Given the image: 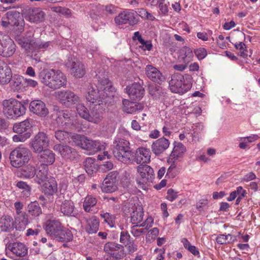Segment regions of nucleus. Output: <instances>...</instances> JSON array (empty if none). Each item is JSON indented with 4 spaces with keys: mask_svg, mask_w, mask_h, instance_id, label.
I'll list each match as a JSON object with an SVG mask.
<instances>
[{
    "mask_svg": "<svg viewBox=\"0 0 260 260\" xmlns=\"http://www.w3.org/2000/svg\"><path fill=\"white\" fill-rule=\"evenodd\" d=\"M45 13L40 9L36 8L28 11L26 19L34 23H39L44 19Z\"/></svg>",
    "mask_w": 260,
    "mask_h": 260,
    "instance_id": "obj_31",
    "label": "nucleus"
},
{
    "mask_svg": "<svg viewBox=\"0 0 260 260\" xmlns=\"http://www.w3.org/2000/svg\"><path fill=\"white\" fill-rule=\"evenodd\" d=\"M142 227L140 224H135L131 227V233L135 237H140L144 234L147 231L144 228H141Z\"/></svg>",
    "mask_w": 260,
    "mask_h": 260,
    "instance_id": "obj_50",
    "label": "nucleus"
},
{
    "mask_svg": "<svg viewBox=\"0 0 260 260\" xmlns=\"http://www.w3.org/2000/svg\"><path fill=\"white\" fill-rule=\"evenodd\" d=\"M107 94L103 90L100 89H95L92 85L88 87V94L86 95V100L88 105H98L102 103V106L111 102L113 98L108 97Z\"/></svg>",
    "mask_w": 260,
    "mask_h": 260,
    "instance_id": "obj_9",
    "label": "nucleus"
},
{
    "mask_svg": "<svg viewBox=\"0 0 260 260\" xmlns=\"http://www.w3.org/2000/svg\"><path fill=\"white\" fill-rule=\"evenodd\" d=\"M36 174V168L31 165L25 167L21 172L22 175L26 178H31L35 176Z\"/></svg>",
    "mask_w": 260,
    "mask_h": 260,
    "instance_id": "obj_49",
    "label": "nucleus"
},
{
    "mask_svg": "<svg viewBox=\"0 0 260 260\" xmlns=\"http://www.w3.org/2000/svg\"><path fill=\"white\" fill-rule=\"evenodd\" d=\"M31 156V152L29 149L20 145L11 151L9 158L13 167L19 168L27 163Z\"/></svg>",
    "mask_w": 260,
    "mask_h": 260,
    "instance_id": "obj_7",
    "label": "nucleus"
},
{
    "mask_svg": "<svg viewBox=\"0 0 260 260\" xmlns=\"http://www.w3.org/2000/svg\"><path fill=\"white\" fill-rule=\"evenodd\" d=\"M95 160L91 157H88L84 161V168L85 170L89 175H91L94 172L95 167Z\"/></svg>",
    "mask_w": 260,
    "mask_h": 260,
    "instance_id": "obj_48",
    "label": "nucleus"
},
{
    "mask_svg": "<svg viewBox=\"0 0 260 260\" xmlns=\"http://www.w3.org/2000/svg\"><path fill=\"white\" fill-rule=\"evenodd\" d=\"M140 13L147 19L152 21L155 19V17L151 13H150L145 9H142Z\"/></svg>",
    "mask_w": 260,
    "mask_h": 260,
    "instance_id": "obj_63",
    "label": "nucleus"
},
{
    "mask_svg": "<svg viewBox=\"0 0 260 260\" xmlns=\"http://www.w3.org/2000/svg\"><path fill=\"white\" fill-rule=\"evenodd\" d=\"M16 186L20 189H23V192L26 197H28L30 194V187L24 182L19 181L16 184Z\"/></svg>",
    "mask_w": 260,
    "mask_h": 260,
    "instance_id": "obj_54",
    "label": "nucleus"
},
{
    "mask_svg": "<svg viewBox=\"0 0 260 260\" xmlns=\"http://www.w3.org/2000/svg\"><path fill=\"white\" fill-rule=\"evenodd\" d=\"M42 184L43 192L48 196L53 195L57 190V183L53 178H50L48 181Z\"/></svg>",
    "mask_w": 260,
    "mask_h": 260,
    "instance_id": "obj_34",
    "label": "nucleus"
},
{
    "mask_svg": "<svg viewBox=\"0 0 260 260\" xmlns=\"http://www.w3.org/2000/svg\"><path fill=\"white\" fill-rule=\"evenodd\" d=\"M25 87H35L38 85V83L36 81L30 79H25Z\"/></svg>",
    "mask_w": 260,
    "mask_h": 260,
    "instance_id": "obj_62",
    "label": "nucleus"
},
{
    "mask_svg": "<svg viewBox=\"0 0 260 260\" xmlns=\"http://www.w3.org/2000/svg\"><path fill=\"white\" fill-rule=\"evenodd\" d=\"M31 136L30 132H26L24 134H17L12 137V140L15 143L24 142L26 140L29 139Z\"/></svg>",
    "mask_w": 260,
    "mask_h": 260,
    "instance_id": "obj_51",
    "label": "nucleus"
},
{
    "mask_svg": "<svg viewBox=\"0 0 260 260\" xmlns=\"http://www.w3.org/2000/svg\"><path fill=\"white\" fill-rule=\"evenodd\" d=\"M31 123V119H26L19 123H15L13 127V131L17 134H24L32 126Z\"/></svg>",
    "mask_w": 260,
    "mask_h": 260,
    "instance_id": "obj_37",
    "label": "nucleus"
},
{
    "mask_svg": "<svg viewBox=\"0 0 260 260\" xmlns=\"http://www.w3.org/2000/svg\"><path fill=\"white\" fill-rule=\"evenodd\" d=\"M49 141L45 133L39 132L31 140L30 147L34 152L40 153L44 150V148L47 147Z\"/></svg>",
    "mask_w": 260,
    "mask_h": 260,
    "instance_id": "obj_15",
    "label": "nucleus"
},
{
    "mask_svg": "<svg viewBox=\"0 0 260 260\" xmlns=\"http://www.w3.org/2000/svg\"><path fill=\"white\" fill-rule=\"evenodd\" d=\"M180 57L183 60V63L188 64L193 57L191 49L188 47H184L181 51Z\"/></svg>",
    "mask_w": 260,
    "mask_h": 260,
    "instance_id": "obj_47",
    "label": "nucleus"
},
{
    "mask_svg": "<svg viewBox=\"0 0 260 260\" xmlns=\"http://www.w3.org/2000/svg\"><path fill=\"white\" fill-rule=\"evenodd\" d=\"M102 170L105 171H108L110 170H112L113 168V165L112 162L109 161H107L104 162V164L102 165Z\"/></svg>",
    "mask_w": 260,
    "mask_h": 260,
    "instance_id": "obj_61",
    "label": "nucleus"
},
{
    "mask_svg": "<svg viewBox=\"0 0 260 260\" xmlns=\"http://www.w3.org/2000/svg\"><path fill=\"white\" fill-rule=\"evenodd\" d=\"M30 112L39 117H45L49 113L48 108L45 104L41 100H34L29 104Z\"/></svg>",
    "mask_w": 260,
    "mask_h": 260,
    "instance_id": "obj_21",
    "label": "nucleus"
},
{
    "mask_svg": "<svg viewBox=\"0 0 260 260\" xmlns=\"http://www.w3.org/2000/svg\"><path fill=\"white\" fill-rule=\"evenodd\" d=\"M104 251L109 255H114L116 258L126 256L124 246L114 242H107L104 245Z\"/></svg>",
    "mask_w": 260,
    "mask_h": 260,
    "instance_id": "obj_18",
    "label": "nucleus"
},
{
    "mask_svg": "<svg viewBox=\"0 0 260 260\" xmlns=\"http://www.w3.org/2000/svg\"><path fill=\"white\" fill-rule=\"evenodd\" d=\"M39 153L38 158L41 163L40 165H46L48 167V166L51 165L54 162L55 154L52 151L49 149H45Z\"/></svg>",
    "mask_w": 260,
    "mask_h": 260,
    "instance_id": "obj_29",
    "label": "nucleus"
},
{
    "mask_svg": "<svg viewBox=\"0 0 260 260\" xmlns=\"http://www.w3.org/2000/svg\"><path fill=\"white\" fill-rule=\"evenodd\" d=\"M73 235L71 231L62 228L58 233L55 239L60 242H68L73 240Z\"/></svg>",
    "mask_w": 260,
    "mask_h": 260,
    "instance_id": "obj_42",
    "label": "nucleus"
},
{
    "mask_svg": "<svg viewBox=\"0 0 260 260\" xmlns=\"http://www.w3.org/2000/svg\"><path fill=\"white\" fill-rule=\"evenodd\" d=\"M3 106L4 114L8 118L15 119L25 113V106L16 100H5L3 102Z\"/></svg>",
    "mask_w": 260,
    "mask_h": 260,
    "instance_id": "obj_6",
    "label": "nucleus"
},
{
    "mask_svg": "<svg viewBox=\"0 0 260 260\" xmlns=\"http://www.w3.org/2000/svg\"><path fill=\"white\" fill-rule=\"evenodd\" d=\"M9 83L13 90H19L25 87V78L18 74L12 75V78Z\"/></svg>",
    "mask_w": 260,
    "mask_h": 260,
    "instance_id": "obj_36",
    "label": "nucleus"
},
{
    "mask_svg": "<svg viewBox=\"0 0 260 260\" xmlns=\"http://www.w3.org/2000/svg\"><path fill=\"white\" fill-rule=\"evenodd\" d=\"M12 78L11 68L4 62L0 63V84L6 85L9 83Z\"/></svg>",
    "mask_w": 260,
    "mask_h": 260,
    "instance_id": "obj_30",
    "label": "nucleus"
},
{
    "mask_svg": "<svg viewBox=\"0 0 260 260\" xmlns=\"http://www.w3.org/2000/svg\"><path fill=\"white\" fill-rule=\"evenodd\" d=\"M53 150L66 160H75L79 156L78 152L75 149L67 145L56 144L53 147Z\"/></svg>",
    "mask_w": 260,
    "mask_h": 260,
    "instance_id": "obj_16",
    "label": "nucleus"
},
{
    "mask_svg": "<svg viewBox=\"0 0 260 260\" xmlns=\"http://www.w3.org/2000/svg\"><path fill=\"white\" fill-rule=\"evenodd\" d=\"M66 66L67 67L71 69L72 74L76 77L81 78L85 74L83 64L76 58L69 57L66 63Z\"/></svg>",
    "mask_w": 260,
    "mask_h": 260,
    "instance_id": "obj_19",
    "label": "nucleus"
},
{
    "mask_svg": "<svg viewBox=\"0 0 260 260\" xmlns=\"http://www.w3.org/2000/svg\"><path fill=\"white\" fill-rule=\"evenodd\" d=\"M89 110L83 105H79L77 111L79 115L86 120L98 124L103 118V114L105 106H102V103L98 105H88Z\"/></svg>",
    "mask_w": 260,
    "mask_h": 260,
    "instance_id": "obj_2",
    "label": "nucleus"
},
{
    "mask_svg": "<svg viewBox=\"0 0 260 260\" xmlns=\"http://www.w3.org/2000/svg\"><path fill=\"white\" fill-rule=\"evenodd\" d=\"M56 98L59 102L67 107H72L80 104V100L79 96L70 90L58 91L56 93Z\"/></svg>",
    "mask_w": 260,
    "mask_h": 260,
    "instance_id": "obj_12",
    "label": "nucleus"
},
{
    "mask_svg": "<svg viewBox=\"0 0 260 260\" xmlns=\"http://www.w3.org/2000/svg\"><path fill=\"white\" fill-rule=\"evenodd\" d=\"M73 135L63 130H57L54 133V136L58 141L65 143L68 142L70 138L72 139Z\"/></svg>",
    "mask_w": 260,
    "mask_h": 260,
    "instance_id": "obj_43",
    "label": "nucleus"
},
{
    "mask_svg": "<svg viewBox=\"0 0 260 260\" xmlns=\"http://www.w3.org/2000/svg\"><path fill=\"white\" fill-rule=\"evenodd\" d=\"M48 167L46 165H40L38 168V171H36V181L40 185L48 181L49 178L48 177Z\"/></svg>",
    "mask_w": 260,
    "mask_h": 260,
    "instance_id": "obj_35",
    "label": "nucleus"
},
{
    "mask_svg": "<svg viewBox=\"0 0 260 260\" xmlns=\"http://www.w3.org/2000/svg\"><path fill=\"white\" fill-rule=\"evenodd\" d=\"M62 228L63 226L58 220H52L47 221L45 230L48 234L55 238Z\"/></svg>",
    "mask_w": 260,
    "mask_h": 260,
    "instance_id": "obj_32",
    "label": "nucleus"
},
{
    "mask_svg": "<svg viewBox=\"0 0 260 260\" xmlns=\"http://www.w3.org/2000/svg\"><path fill=\"white\" fill-rule=\"evenodd\" d=\"M129 98L134 101H140L144 96V89L139 83H134L126 88Z\"/></svg>",
    "mask_w": 260,
    "mask_h": 260,
    "instance_id": "obj_23",
    "label": "nucleus"
},
{
    "mask_svg": "<svg viewBox=\"0 0 260 260\" xmlns=\"http://www.w3.org/2000/svg\"><path fill=\"white\" fill-rule=\"evenodd\" d=\"M137 170L139 174L136 179L138 187L145 190L147 183L152 182L154 178L153 170L148 165L141 164L137 167Z\"/></svg>",
    "mask_w": 260,
    "mask_h": 260,
    "instance_id": "obj_8",
    "label": "nucleus"
},
{
    "mask_svg": "<svg viewBox=\"0 0 260 260\" xmlns=\"http://www.w3.org/2000/svg\"><path fill=\"white\" fill-rule=\"evenodd\" d=\"M122 104L124 106V111L130 114L135 113L137 111L142 110L144 108L141 104L130 102L126 99L123 100Z\"/></svg>",
    "mask_w": 260,
    "mask_h": 260,
    "instance_id": "obj_33",
    "label": "nucleus"
},
{
    "mask_svg": "<svg viewBox=\"0 0 260 260\" xmlns=\"http://www.w3.org/2000/svg\"><path fill=\"white\" fill-rule=\"evenodd\" d=\"M16 229L21 231L25 228L28 223V215L26 213H19L15 216Z\"/></svg>",
    "mask_w": 260,
    "mask_h": 260,
    "instance_id": "obj_38",
    "label": "nucleus"
},
{
    "mask_svg": "<svg viewBox=\"0 0 260 260\" xmlns=\"http://www.w3.org/2000/svg\"><path fill=\"white\" fill-rule=\"evenodd\" d=\"M7 249L12 252L13 254L19 257H23L28 252L27 247L21 242H13L8 243Z\"/></svg>",
    "mask_w": 260,
    "mask_h": 260,
    "instance_id": "obj_25",
    "label": "nucleus"
},
{
    "mask_svg": "<svg viewBox=\"0 0 260 260\" xmlns=\"http://www.w3.org/2000/svg\"><path fill=\"white\" fill-rule=\"evenodd\" d=\"M158 233L159 230L158 229L156 228H154L148 231L146 238L149 237L151 238V239H155L158 236Z\"/></svg>",
    "mask_w": 260,
    "mask_h": 260,
    "instance_id": "obj_60",
    "label": "nucleus"
},
{
    "mask_svg": "<svg viewBox=\"0 0 260 260\" xmlns=\"http://www.w3.org/2000/svg\"><path fill=\"white\" fill-rule=\"evenodd\" d=\"M178 197V192L174 189L170 188L167 191V196L166 198L171 202H173Z\"/></svg>",
    "mask_w": 260,
    "mask_h": 260,
    "instance_id": "obj_57",
    "label": "nucleus"
},
{
    "mask_svg": "<svg viewBox=\"0 0 260 260\" xmlns=\"http://www.w3.org/2000/svg\"><path fill=\"white\" fill-rule=\"evenodd\" d=\"M147 77L152 81L161 84L166 80V78L160 71L151 64L147 65L145 68Z\"/></svg>",
    "mask_w": 260,
    "mask_h": 260,
    "instance_id": "obj_20",
    "label": "nucleus"
},
{
    "mask_svg": "<svg viewBox=\"0 0 260 260\" xmlns=\"http://www.w3.org/2000/svg\"><path fill=\"white\" fill-rule=\"evenodd\" d=\"M114 21L117 25L128 23L131 25H134L138 22L134 13L128 11L119 13L118 16L115 17Z\"/></svg>",
    "mask_w": 260,
    "mask_h": 260,
    "instance_id": "obj_22",
    "label": "nucleus"
},
{
    "mask_svg": "<svg viewBox=\"0 0 260 260\" xmlns=\"http://www.w3.org/2000/svg\"><path fill=\"white\" fill-rule=\"evenodd\" d=\"M151 153L150 150L145 147L137 149L135 156V161L138 164L150 162Z\"/></svg>",
    "mask_w": 260,
    "mask_h": 260,
    "instance_id": "obj_28",
    "label": "nucleus"
},
{
    "mask_svg": "<svg viewBox=\"0 0 260 260\" xmlns=\"http://www.w3.org/2000/svg\"><path fill=\"white\" fill-rule=\"evenodd\" d=\"M52 117L58 126H61L70 127L74 125L75 121L73 112L67 110L54 109Z\"/></svg>",
    "mask_w": 260,
    "mask_h": 260,
    "instance_id": "obj_11",
    "label": "nucleus"
},
{
    "mask_svg": "<svg viewBox=\"0 0 260 260\" xmlns=\"http://www.w3.org/2000/svg\"><path fill=\"white\" fill-rule=\"evenodd\" d=\"M173 150L168 158V163L176 162L182 158L186 151V147L180 142H175Z\"/></svg>",
    "mask_w": 260,
    "mask_h": 260,
    "instance_id": "obj_24",
    "label": "nucleus"
},
{
    "mask_svg": "<svg viewBox=\"0 0 260 260\" xmlns=\"http://www.w3.org/2000/svg\"><path fill=\"white\" fill-rule=\"evenodd\" d=\"M0 229L5 232H9L13 229V221L12 217L3 216L0 221Z\"/></svg>",
    "mask_w": 260,
    "mask_h": 260,
    "instance_id": "obj_40",
    "label": "nucleus"
},
{
    "mask_svg": "<svg viewBox=\"0 0 260 260\" xmlns=\"http://www.w3.org/2000/svg\"><path fill=\"white\" fill-rule=\"evenodd\" d=\"M5 15L7 19H8L11 25L17 26L19 24L18 18L20 17V13L16 10H12L7 12Z\"/></svg>",
    "mask_w": 260,
    "mask_h": 260,
    "instance_id": "obj_45",
    "label": "nucleus"
},
{
    "mask_svg": "<svg viewBox=\"0 0 260 260\" xmlns=\"http://www.w3.org/2000/svg\"><path fill=\"white\" fill-rule=\"evenodd\" d=\"M16 50V45L8 36L0 35V55L9 57Z\"/></svg>",
    "mask_w": 260,
    "mask_h": 260,
    "instance_id": "obj_13",
    "label": "nucleus"
},
{
    "mask_svg": "<svg viewBox=\"0 0 260 260\" xmlns=\"http://www.w3.org/2000/svg\"><path fill=\"white\" fill-rule=\"evenodd\" d=\"M28 212L31 216L37 217L42 213V209L39 203L35 201L31 202L27 206Z\"/></svg>",
    "mask_w": 260,
    "mask_h": 260,
    "instance_id": "obj_44",
    "label": "nucleus"
},
{
    "mask_svg": "<svg viewBox=\"0 0 260 260\" xmlns=\"http://www.w3.org/2000/svg\"><path fill=\"white\" fill-rule=\"evenodd\" d=\"M194 54L199 60L204 59L207 56L206 50L204 48H200L194 50Z\"/></svg>",
    "mask_w": 260,
    "mask_h": 260,
    "instance_id": "obj_56",
    "label": "nucleus"
},
{
    "mask_svg": "<svg viewBox=\"0 0 260 260\" xmlns=\"http://www.w3.org/2000/svg\"><path fill=\"white\" fill-rule=\"evenodd\" d=\"M72 140L75 146L85 150L88 155L93 154L105 148V143L88 139L83 135L74 134L72 137Z\"/></svg>",
    "mask_w": 260,
    "mask_h": 260,
    "instance_id": "obj_3",
    "label": "nucleus"
},
{
    "mask_svg": "<svg viewBox=\"0 0 260 260\" xmlns=\"http://www.w3.org/2000/svg\"><path fill=\"white\" fill-rule=\"evenodd\" d=\"M130 235L126 232H121L120 233V242L125 246L130 242Z\"/></svg>",
    "mask_w": 260,
    "mask_h": 260,
    "instance_id": "obj_55",
    "label": "nucleus"
},
{
    "mask_svg": "<svg viewBox=\"0 0 260 260\" xmlns=\"http://www.w3.org/2000/svg\"><path fill=\"white\" fill-rule=\"evenodd\" d=\"M42 82L49 87L55 89L66 86L67 81L66 76L60 71L52 69L45 73Z\"/></svg>",
    "mask_w": 260,
    "mask_h": 260,
    "instance_id": "obj_5",
    "label": "nucleus"
},
{
    "mask_svg": "<svg viewBox=\"0 0 260 260\" xmlns=\"http://www.w3.org/2000/svg\"><path fill=\"white\" fill-rule=\"evenodd\" d=\"M169 140L163 137L152 143L151 150L155 155H159L165 152L169 148Z\"/></svg>",
    "mask_w": 260,
    "mask_h": 260,
    "instance_id": "obj_26",
    "label": "nucleus"
},
{
    "mask_svg": "<svg viewBox=\"0 0 260 260\" xmlns=\"http://www.w3.org/2000/svg\"><path fill=\"white\" fill-rule=\"evenodd\" d=\"M97 203V200L95 198L91 196H87L83 202V207L86 212H90L91 208L94 206Z\"/></svg>",
    "mask_w": 260,
    "mask_h": 260,
    "instance_id": "obj_46",
    "label": "nucleus"
},
{
    "mask_svg": "<svg viewBox=\"0 0 260 260\" xmlns=\"http://www.w3.org/2000/svg\"><path fill=\"white\" fill-rule=\"evenodd\" d=\"M158 7L162 14L166 15L168 12V6L163 2H160L159 4Z\"/></svg>",
    "mask_w": 260,
    "mask_h": 260,
    "instance_id": "obj_64",
    "label": "nucleus"
},
{
    "mask_svg": "<svg viewBox=\"0 0 260 260\" xmlns=\"http://www.w3.org/2000/svg\"><path fill=\"white\" fill-rule=\"evenodd\" d=\"M124 211L130 215L131 221L133 224H139L142 221L144 212L141 206L128 203L125 206Z\"/></svg>",
    "mask_w": 260,
    "mask_h": 260,
    "instance_id": "obj_14",
    "label": "nucleus"
},
{
    "mask_svg": "<svg viewBox=\"0 0 260 260\" xmlns=\"http://www.w3.org/2000/svg\"><path fill=\"white\" fill-rule=\"evenodd\" d=\"M101 216L104 219V221L107 222L110 227H114L115 219V215L106 212L104 214H101Z\"/></svg>",
    "mask_w": 260,
    "mask_h": 260,
    "instance_id": "obj_52",
    "label": "nucleus"
},
{
    "mask_svg": "<svg viewBox=\"0 0 260 260\" xmlns=\"http://www.w3.org/2000/svg\"><path fill=\"white\" fill-rule=\"evenodd\" d=\"M170 90L175 93H183L189 90L192 84L188 81L185 82L184 76L180 73H175L171 76L169 82Z\"/></svg>",
    "mask_w": 260,
    "mask_h": 260,
    "instance_id": "obj_10",
    "label": "nucleus"
},
{
    "mask_svg": "<svg viewBox=\"0 0 260 260\" xmlns=\"http://www.w3.org/2000/svg\"><path fill=\"white\" fill-rule=\"evenodd\" d=\"M118 173L116 171L111 172L106 176L101 185L103 192L110 193L117 189L116 182Z\"/></svg>",
    "mask_w": 260,
    "mask_h": 260,
    "instance_id": "obj_17",
    "label": "nucleus"
},
{
    "mask_svg": "<svg viewBox=\"0 0 260 260\" xmlns=\"http://www.w3.org/2000/svg\"><path fill=\"white\" fill-rule=\"evenodd\" d=\"M87 225L85 227L86 231L89 234H94L97 232L99 228L100 221L95 216H92L86 220Z\"/></svg>",
    "mask_w": 260,
    "mask_h": 260,
    "instance_id": "obj_39",
    "label": "nucleus"
},
{
    "mask_svg": "<svg viewBox=\"0 0 260 260\" xmlns=\"http://www.w3.org/2000/svg\"><path fill=\"white\" fill-rule=\"evenodd\" d=\"M16 41L24 50L25 53L28 56L35 60L36 62L41 61V53L39 50L37 49L36 42L32 32H27L25 36L18 37Z\"/></svg>",
    "mask_w": 260,
    "mask_h": 260,
    "instance_id": "obj_1",
    "label": "nucleus"
},
{
    "mask_svg": "<svg viewBox=\"0 0 260 260\" xmlns=\"http://www.w3.org/2000/svg\"><path fill=\"white\" fill-rule=\"evenodd\" d=\"M153 223V219L151 217H149L140 224L147 231L152 226Z\"/></svg>",
    "mask_w": 260,
    "mask_h": 260,
    "instance_id": "obj_59",
    "label": "nucleus"
},
{
    "mask_svg": "<svg viewBox=\"0 0 260 260\" xmlns=\"http://www.w3.org/2000/svg\"><path fill=\"white\" fill-rule=\"evenodd\" d=\"M74 204L71 200L64 201L60 206V211L63 215L68 216H74Z\"/></svg>",
    "mask_w": 260,
    "mask_h": 260,
    "instance_id": "obj_41",
    "label": "nucleus"
},
{
    "mask_svg": "<svg viewBox=\"0 0 260 260\" xmlns=\"http://www.w3.org/2000/svg\"><path fill=\"white\" fill-rule=\"evenodd\" d=\"M112 146L113 155L119 161L123 163L130 162L134 155L128 141L121 138H116Z\"/></svg>",
    "mask_w": 260,
    "mask_h": 260,
    "instance_id": "obj_4",
    "label": "nucleus"
},
{
    "mask_svg": "<svg viewBox=\"0 0 260 260\" xmlns=\"http://www.w3.org/2000/svg\"><path fill=\"white\" fill-rule=\"evenodd\" d=\"M235 47L240 51V56L245 58L247 56V51L245 49V44L243 42L236 43L234 44Z\"/></svg>",
    "mask_w": 260,
    "mask_h": 260,
    "instance_id": "obj_53",
    "label": "nucleus"
},
{
    "mask_svg": "<svg viewBox=\"0 0 260 260\" xmlns=\"http://www.w3.org/2000/svg\"><path fill=\"white\" fill-rule=\"evenodd\" d=\"M240 191H243V188L241 186H239L237 188L236 190L233 191L230 193V197L227 198V200L228 201H233L240 193Z\"/></svg>",
    "mask_w": 260,
    "mask_h": 260,
    "instance_id": "obj_58",
    "label": "nucleus"
},
{
    "mask_svg": "<svg viewBox=\"0 0 260 260\" xmlns=\"http://www.w3.org/2000/svg\"><path fill=\"white\" fill-rule=\"evenodd\" d=\"M99 85L98 88L104 91L107 94L108 97L114 98L116 92L115 88L110 82L109 80L106 77H98Z\"/></svg>",
    "mask_w": 260,
    "mask_h": 260,
    "instance_id": "obj_27",
    "label": "nucleus"
}]
</instances>
